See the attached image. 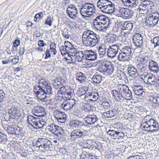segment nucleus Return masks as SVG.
I'll list each match as a JSON object with an SVG mask.
<instances>
[{
  "mask_svg": "<svg viewBox=\"0 0 159 159\" xmlns=\"http://www.w3.org/2000/svg\"><path fill=\"white\" fill-rule=\"evenodd\" d=\"M144 82L150 85H155L157 87L159 86V84L157 82L155 81V80H143Z\"/></svg>",
  "mask_w": 159,
  "mask_h": 159,
  "instance_id": "c03bdc74",
  "label": "nucleus"
},
{
  "mask_svg": "<svg viewBox=\"0 0 159 159\" xmlns=\"http://www.w3.org/2000/svg\"><path fill=\"white\" fill-rule=\"evenodd\" d=\"M131 53V49L130 46H125L122 48H120L118 59L120 61H126L129 58Z\"/></svg>",
  "mask_w": 159,
  "mask_h": 159,
  "instance_id": "0eeeda50",
  "label": "nucleus"
},
{
  "mask_svg": "<svg viewBox=\"0 0 159 159\" xmlns=\"http://www.w3.org/2000/svg\"><path fill=\"white\" fill-rule=\"evenodd\" d=\"M6 96V94L3 90L0 89V102H2L3 101Z\"/></svg>",
  "mask_w": 159,
  "mask_h": 159,
  "instance_id": "e2e57ef3",
  "label": "nucleus"
},
{
  "mask_svg": "<svg viewBox=\"0 0 159 159\" xmlns=\"http://www.w3.org/2000/svg\"><path fill=\"white\" fill-rule=\"evenodd\" d=\"M149 125L150 126L151 132L157 131L159 129V124L158 122L152 118L149 120Z\"/></svg>",
  "mask_w": 159,
  "mask_h": 159,
  "instance_id": "b1692460",
  "label": "nucleus"
},
{
  "mask_svg": "<svg viewBox=\"0 0 159 159\" xmlns=\"http://www.w3.org/2000/svg\"><path fill=\"white\" fill-rule=\"evenodd\" d=\"M42 84V89H40L39 91L37 92V98L39 100L44 101H48L49 102V104H52V101L54 99L50 98V96H47L52 94V88L48 85L46 81H44Z\"/></svg>",
  "mask_w": 159,
  "mask_h": 159,
  "instance_id": "f03ea898",
  "label": "nucleus"
},
{
  "mask_svg": "<svg viewBox=\"0 0 159 159\" xmlns=\"http://www.w3.org/2000/svg\"><path fill=\"white\" fill-rule=\"evenodd\" d=\"M16 128L14 131V134L16 135H22L24 133V131L23 129L17 126H16Z\"/></svg>",
  "mask_w": 159,
  "mask_h": 159,
  "instance_id": "a18cd8bd",
  "label": "nucleus"
},
{
  "mask_svg": "<svg viewBox=\"0 0 159 159\" xmlns=\"http://www.w3.org/2000/svg\"><path fill=\"white\" fill-rule=\"evenodd\" d=\"M86 147L90 149L95 150L97 148L98 145L94 141L88 140L85 143Z\"/></svg>",
  "mask_w": 159,
  "mask_h": 159,
  "instance_id": "a878e982",
  "label": "nucleus"
},
{
  "mask_svg": "<svg viewBox=\"0 0 159 159\" xmlns=\"http://www.w3.org/2000/svg\"><path fill=\"white\" fill-rule=\"evenodd\" d=\"M127 70L129 76L135 79V78L137 77V76L139 77V76H138V74L137 73V69L134 67H129L127 68Z\"/></svg>",
  "mask_w": 159,
  "mask_h": 159,
  "instance_id": "bb28decb",
  "label": "nucleus"
},
{
  "mask_svg": "<svg viewBox=\"0 0 159 159\" xmlns=\"http://www.w3.org/2000/svg\"><path fill=\"white\" fill-rule=\"evenodd\" d=\"M149 2L147 1H144L139 5V8L140 9L144 10L148 7Z\"/></svg>",
  "mask_w": 159,
  "mask_h": 159,
  "instance_id": "de8ad7c7",
  "label": "nucleus"
},
{
  "mask_svg": "<svg viewBox=\"0 0 159 159\" xmlns=\"http://www.w3.org/2000/svg\"><path fill=\"white\" fill-rule=\"evenodd\" d=\"M124 29L130 30L132 29L133 25L131 23L126 22L123 25Z\"/></svg>",
  "mask_w": 159,
  "mask_h": 159,
  "instance_id": "3c124183",
  "label": "nucleus"
},
{
  "mask_svg": "<svg viewBox=\"0 0 159 159\" xmlns=\"http://www.w3.org/2000/svg\"><path fill=\"white\" fill-rule=\"evenodd\" d=\"M54 115L55 118L61 123H64L66 121V116L64 112L57 110L54 112Z\"/></svg>",
  "mask_w": 159,
  "mask_h": 159,
  "instance_id": "f3484780",
  "label": "nucleus"
},
{
  "mask_svg": "<svg viewBox=\"0 0 159 159\" xmlns=\"http://www.w3.org/2000/svg\"><path fill=\"white\" fill-rule=\"evenodd\" d=\"M65 80H53V82L52 83L53 86L56 89H58L59 88L61 87V85H64L65 83L64 81Z\"/></svg>",
  "mask_w": 159,
  "mask_h": 159,
  "instance_id": "473e14b6",
  "label": "nucleus"
},
{
  "mask_svg": "<svg viewBox=\"0 0 159 159\" xmlns=\"http://www.w3.org/2000/svg\"><path fill=\"white\" fill-rule=\"evenodd\" d=\"M135 94L139 96L140 98H143L145 95V92L143 90V89H141L139 90L134 91Z\"/></svg>",
  "mask_w": 159,
  "mask_h": 159,
  "instance_id": "49530a36",
  "label": "nucleus"
},
{
  "mask_svg": "<svg viewBox=\"0 0 159 159\" xmlns=\"http://www.w3.org/2000/svg\"><path fill=\"white\" fill-rule=\"evenodd\" d=\"M94 28L98 30L102 31L107 29L110 23L108 21L103 23L99 22L96 23L93 22Z\"/></svg>",
  "mask_w": 159,
  "mask_h": 159,
  "instance_id": "a211bd4d",
  "label": "nucleus"
},
{
  "mask_svg": "<svg viewBox=\"0 0 159 159\" xmlns=\"http://www.w3.org/2000/svg\"><path fill=\"white\" fill-rule=\"evenodd\" d=\"M159 20V14L157 12L152 13L148 15L145 23L148 27H153L158 23Z\"/></svg>",
  "mask_w": 159,
  "mask_h": 159,
  "instance_id": "6e6552de",
  "label": "nucleus"
},
{
  "mask_svg": "<svg viewBox=\"0 0 159 159\" xmlns=\"http://www.w3.org/2000/svg\"><path fill=\"white\" fill-rule=\"evenodd\" d=\"M87 135V131L84 129H77L73 130L70 134L72 140H80Z\"/></svg>",
  "mask_w": 159,
  "mask_h": 159,
  "instance_id": "1a4fd4ad",
  "label": "nucleus"
},
{
  "mask_svg": "<svg viewBox=\"0 0 159 159\" xmlns=\"http://www.w3.org/2000/svg\"><path fill=\"white\" fill-rule=\"evenodd\" d=\"M66 87L64 86L61 87L60 90L58 91L57 95H60V94H64L66 93Z\"/></svg>",
  "mask_w": 159,
  "mask_h": 159,
  "instance_id": "13d9d810",
  "label": "nucleus"
},
{
  "mask_svg": "<svg viewBox=\"0 0 159 159\" xmlns=\"http://www.w3.org/2000/svg\"><path fill=\"white\" fill-rule=\"evenodd\" d=\"M45 123L44 121H42L39 119V121L38 122L37 126H36V129H39L42 128L45 124Z\"/></svg>",
  "mask_w": 159,
  "mask_h": 159,
  "instance_id": "bf43d9fd",
  "label": "nucleus"
},
{
  "mask_svg": "<svg viewBox=\"0 0 159 159\" xmlns=\"http://www.w3.org/2000/svg\"><path fill=\"white\" fill-rule=\"evenodd\" d=\"M52 20L50 16H48L46 20L45 24L46 25H48L49 26H51L52 25Z\"/></svg>",
  "mask_w": 159,
  "mask_h": 159,
  "instance_id": "680f3d73",
  "label": "nucleus"
},
{
  "mask_svg": "<svg viewBox=\"0 0 159 159\" xmlns=\"http://www.w3.org/2000/svg\"><path fill=\"white\" fill-rule=\"evenodd\" d=\"M98 9L103 13L110 14L114 11V4L109 0H98L97 2Z\"/></svg>",
  "mask_w": 159,
  "mask_h": 159,
  "instance_id": "7ed1b4c3",
  "label": "nucleus"
},
{
  "mask_svg": "<svg viewBox=\"0 0 159 159\" xmlns=\"http://www.w3.org/2000/svg\"><path fill=\"white\" fill-rule=\"evenodd\" d=\"M66 12L67 16L71 19L75 20L77 17L78 10L76 6L73 4H70L68 6Z\"/></svg>",
  "mask_w": 159,
  "mask_h": 159,
  "instance_id": "9d476101",
  "label": "nucleus"
},
{
  "mask_svg": "<svg viewBox=\"0 0 159 159\" xmlns=\"http://www.w3.org/2000/svg\"><path fill=\"white\" fill-rule=\"evenodd\" d=\"M120 89L121 98H123L126 100H130L132 98V92L129 89L128 86L124 84H120Z\"/></svg>",
  "mask_w": 159,
  "mask_h": 159,
  "instance_id": "9b49d317",
  "label": "nucleus"
},
{
  "mask_svg": "<svg viewBox=\"0 0 159 159\" xmlns=\"http://www.w3.org/2000/svg\"><path fill=\"white\" fill-rule=\"evenodd\" d=\"M107 133L114 139H120L123 138L125 136L124 134L122 132L111 129L109 130L107 132Z\"/></svg>",
  "mask_w": 159,
  "mask_h": 159,
  "instance_id": "dca6fc26",
  "label": "nucleus"
},
{
  "mask_svg": "<svg viewBox=\"0 0 159 159\" xmlns=\"http://www.w3.org/2000/svg\"><path fill=\"white\" fill-rule=\"evenodd\" d=\"M43 16V14L42 12H41L39 13L36 14L34 17V21L36 22L37 21L38 19H40L41 17H42Z\"/></svg>",
  "mask_w": 159,
  "mask_h": 159,
  "instance_id": "69168bd1",
  "label": "nucleus"
},
{
  "mask_svg": "<svg viewBox=\"0 0 159 159\" xmlns=\"http://www.w3.org/2000/svg\"><path fill=\"white\" fill-rule=\"evenodd\" d=\"M39 118L35 117L32 115L28 116L27 122L30 125H31L34 129H36Z\"/></svg>",
  "mask_w": 159,
  "mask_h": 159,
  "instance_id": "aec40b11",
  "label": "nucleus"
},
{
  "mask_svg": "<svg viewBox=\"0 0 159 159\" xmlns=\"http://www.w3.org/2000/svg\"><path fill=\"white\" fill-rule=\"evenodd\" d=\"M98 120L96 115L94 114L89 115L84 119L85 123L91 125L95 123Z\"/></svg>",
  "mask_w": 159,
  "mask_h": 159,
  "instance_id": "6ab92c4d",
  "label": "nucleus"
},
{
  "mask_svg": "<svg viewBox=\"0 0 159 159\" xmlns=\"http://www.w3.org/2000/svg\"><path fill=\"white\" fill-rule=\"evenodd\" d=\"M76 104L75 101L71 99L65 102L61 105L62 107L66 111L71 109Z\"/></svg>",
  "mask_w": 159,
  "mask_h": 159,
  "instance_id": "2eb2a0df",
  "label": "nucleus"
},
{
  "mask_svg": "<svg viewBox=\"0 0 159 159\" xmlns=\"http://www.w3.org/2000/svg\"><path fill=\"white\" fill-rule=\"evenodd\" d=\"M9 60H10L11 62H12L13 64H16L19 61V57L18 56H16L14 58L9 59Z\"/></svg>",
  "mask_w": 159,
  "mask_h": 159,
  "instance_id": "0e129e2a",
  "label": "nucleus"
},
{
  "mask_svg": "<svg viewBox=\"0 0 159 159\" xmlns=\"http://www.w3.org/2000/svg\"><path fill=\"white\" fill-rule=\"evenodd\" d=\"M132 88L134 91L143 89L142 86L139 85H136L135 84H133Z\"/></svg>",
  "mask_w": 159,
  "mask_h": 159,
  "instance_id": "338daca9",
  "label": "nucleus"
},
{
  "mask_svg": "<svg viewBox=\"0 0 159 159\" xmlns=\"http://www.w3.org/2000/svg\"><path fill=\"white\" fill-rule=\"evenodd\" d=\"M85 59L93 61L97 58V55L94 52L91 50H85L84 51Z\"/></svg>",
  "mask_w": 159,
  "mask_h": 159,
  "instance_id": "412c9836",
  "label": "nucleus"
},
{
  "mask_svg": "<svg viewBox=\"0 0 159 159\" xmlns=\"http://www.w3.org/2000/svg\"><path fill=\"white\" fill-rule=\"evenodd\" d=\"M120 84L118 85L119 91L116 90H112L111 93L114 97L117 99V98L121 100V96L120 93Z\"/></svg>",
  "mask_w": 159,
  "mask_h": 159,
  "instance_id": "2f4dec72",
  "label": "nucleus"
},
{
  "mask_svg": "<svg viewBox=\"0 0 159 159\" xmlns=\"http://www.w3.org/2000/svg\"><path fill=\"white\" fill-rule=\"evenodd\" d=\"M40 82H39L38 84L36 85L34 89V90L35 93V94L36 95L37 97V94L38 93L37 92L39 91L40 89H42V87H43L42 82V80H39Z\"/></svg>",
  "mask_w": 159,
  "mask_h": 159,
  "instance_id": "58836bf2",
  "label": "nucleus"
},
{
  "mask_svg": "<svg viewBox=\"0 0 159 159\" xmlns=\"http://www.w3.org/2000/svg\"><path fill=\"white\" fill-rule=\"evenodd\" d=\"M52 146L51 142L48 139L45 138L42 148L46 150L50 148Z\"/></svg>",
  "mask_w": 159,
  "mask_h": 159,
  "instance_id": "72a5a7b5",
  "label": "nucleus"
},
{
  "mask_svg": "<svg viewBox=\"0 0 159 159\" xmlns=\"http://www.w3.org/2000/svg\"><path fill=\"white\" fill-rule=\"evenodd\" d=\"M32 114L38 117H43L45 115L44 108L41 106H37L32 110Z\"/></svg>",
  "mask_w": 159,
  "mask_h": 159,
  "instance_id": "4468645a",
  "label": "nucleus"
},
{
  "mask_svg": "<svg viewBox=\"0 0 159 159\" xmlns=\"http://www.w3.org/2000/svg\"><path fill=\"white\" fill-rule=\"evenodd\" d=\"M114 66L111 62L107 61H102L98 65V70L101 73L104 74H111L114 70Z\"/></svg>",
  "mask_w": 159,
  "mask_h": 159,
  "instance_id": "423d86ee",
  "label": "nucleus"
},
{
  "mask_svg": "<svg viewBox=\"0 0 159 159\" xmlns=\"http://www.w3.org/2000/svg\"><path fill=\"white\" fill-rule=\"evenodd\" d=\"M149 60V58L148 57L146 56L142 57L140 59V63L141 64L146 65V63L148 62Z\"/></svg>",
  "mask_w": 159,
  "mask_h": 159,
  "instance_id": "6e6d98bb",
  "label": "nucleus"
},
{
  "mask_svg": "<svg viewBox=\"0 0 159 159\" xmlns=\"http://www.w3.org/2000/svg\"><path fill=\"white\" fill-rule=\"evenodd\" d=\"M131 11L132 10H130L129 9H127V10L124 12V13L122 14L121 15L122 16L125 18H131L132 16V13Z\"/></svg>",
  "mask_w": 159,
  "mask_h": 159,
  "instance_id": "37998d69",
  "label": "nucleus"
},
{
  "mask_svg": "<svg viewBox=\"0 0 159 159\" xmlns=\"http://www.w3.org/2000/svg\"><path fill=\"white\" fill-rule=\"evenodd\" d=\"M93 93H87L84 97V99H87V101L88 102H93V99L91 98Z\"/></svg>",
  "mask_w": 159,
  "mask_h": 159,
  "instance_id": "5fc2aeb1",
  "label": "nucleus"
},
{
  "mask_svg": "<svg viewBox=\"0 0 159 159\" xmlns=\"http://www.w3.org/2000/svg\"><path fill=\"white\" fill-rule=\"evenodd\" d=\"M22 112L20 108L16 106H12L9 110V116L7 121L9 123L15 124L17 122L18 118L20 117Z\"/></svg>",
  "mask_w": 159,
  "mask_h": 159,
  "instance_id": "20e7f679",
  "label": "nucleus"
},
{
  "mask_svg": "<svg viewBox=\"0 0 159 159\" xmlns=\"http://www.w3.org/2000/svg\"><path fill=\"white\" fill-rule=\"evenodd\" d=\"M148 68L151 72L156 73L159 70V66L156 62L152 60L149 61Z\"/></svg>",
  "mask_w": 159,
  "mask_h": 159,
  "instance_id": "393cba45",
  "label": "nucleus"
},
{
  "mask_svg": "<svg viewBox=\"0 0 159 159\" xmlns=\"http://www.w3.org/2000/svg\"><path fill=\"white\" fill-rule=\"evenodd\" d=\"M116 35H113V36H109V38L107 39V41L109 43H113L116 40Z\"/></svg>",
  "mask_w": 159,
  "mask_h": 159,
  "instance_id": "052dcab7",
  "label": "nucleus"
},
{
  "mask_svg": "<svg viewBox=\"0 0 159 159\" xmlns=\"http://www.w3.org/2000/svg\"><path fill=\"white\" fill-rule=\"evenodd\" d=\"M143 38L139 33L135 34L133 37V41L137 48H142L143 46Z\"/></svg>",
  "mask_w": 159,
  "mask_h": 159,
  "instance_id": "ddd939ff",
  "label": "nucleus"
},
{
  "mask_svg": "<svg viewBox=\"0 0 159 159\" xmlns=\"http://www.w3.org/2000/svg\"><path fill=\"white\" fill-rule=\"evenodd\" d=\"M109 21V20L108 18L104 15H99L97 16L93 20V22H97L102 23H103L105 22Z\"/></svg>",
  "mask_w": 159,
  "mask_h": 159,
  "instance_id": "cd10ccee",
  "label": "nucleus"
},
{
  "mask_svg": "<svg viewBox=\"0 0 159 159\" xmlns=\"http://www.w3.org/2000/svg\"><path fill=\"white\" fill-rule=\"evenodd\" d=\"M120 49L119 44H114L110 46L108 49L107 55L109 57L113 58L115 57Z\"/></svg>",
  "mask_w": 159,
  "mask_h": 159,
  "instance_id": "f8f14e48",
  "label": "nucleus"
},
{
  "mask_svg": "<svg viewBox=\"0 0 159 159\" xmlns=\"http://www.w3.org/2000/svg\"><path fill=\"white\" fill-rule=\"evenodd\" d=\"M58 126L55 123H51L48 126V127L49 131L54 134Z\"/></svg>",
  "mask_w": 159,
  "mask_h": 159,
  "instance_id": "e433bc0d",
  "label": "nucleus"
},
{
  "mask_svg": "<svg viewBox=\"0 0 159 159\" xmlns=\"http://www.w3.org/2000/svg\"><path fill=\"white\" fill-rule=\"evenodd\" d=\"M106 48L104 47L99 46L98 48V53L100 57H102L106 54Z\"/></svg>",
  "mask_w": 159,
  "mask_h": 159,
  "instance_id": "4c0bfd02",
  "label": "nucleus"
},
{
  "mask_svg": "<svg viewBox=\"0 0 159 159\" xmlns=\"http://www.w3.org/2000/svg\"><path fill=\"white\" fill-rule=\"evenodd\" d=\"M144 122L141 125V126L143 127V128H144V130H146L148 132H151L150 125H149V120L148 121L144 120Z\"/></svg>",
  "mask_w": 159,
  "mask_h": 159,
  "instance_id": "c9c22d12",
  "label": "nucleus"
},
{
  "mask_svg": "<svg viewBox=\"0 0 159 159\" xmlns=\"http://www.w3.org/2000/svg\"><path fill=\"white\" fill-rule=\"evenodd\" d=\"M137 66L139 71L141 72H144L147 68L146 65H144L140 63L137 65Z\"/></svg>",
  "mask_w": 159,
  "mask_h": 159,
  "instance_id": "a19ab883",
  "label": "nucleus"
},
{
  "mask_svg": "<svg viewBox=\"0 0 159 159\" xmlns=\"http://www.w3.org/2000/svg\"><path fill=\"white\" fill-rule=\"evenodd\" d=\"M96 11L95 5L92 3L86 2L80 9V13L84 18L90 17Z\"/></svg>",
  "mask_w": 159,
  "mask_h": 159,
  "instance_id": "39448f33",
  "label": "nucleus"
},
{
  "mask_svg": "<svg viewBox=\"0 0 159 159\" xmlns=\"http://www.w3.org/2000/svg\"><path fill=\"white\" fill-rule=\"evenodd\" d=\"M122 3L126 7L132 8L135 7L138 4V0H122Z\"/></svg>",
  "mask_w": 159,
  "mask_h": 159,
  "instance_id": "5701e85b",
  "label": "nucleus"
},
{
  "mask_svg": "<svg viewBox=\"0 0 159 159\" xmlns=\"http://www.w3.org/2000/svg\"><path fill=\"white\" fill-rule=\"evenodd\" d=\"M81 156H84V159H97L95 156L86 152H83Z\"/></svg>",
  "mask_w": 159,
  "mask_h": 159,
  "instance_id": "79ce46f5",
  "label": "nucleus"
},
{
  "mask_svg": "<svg viewBox=\"0 0 159 159\" xmlns=\"http://www.w3.org/2000/svg\"><path fill=\"white\" fill-rule=\"evenodd\" d=\"M70 46H72L71 43L69 41H65L64 46L62 45L60 46V51L62 55L64 56L66 53H69Z\"/></svg>",
  "mask_w": 159,
  "mask_h": 159,
  "instance_id": "4be33fe9",
  "label": "nucleus"
},
{
  "mask_svg": "<svg viewBox=\"0 0 159 159\" xmlns=\"http://www.w3.org/2000/svg\"><path fill=\"white\" fill-rule=\"evenodd\" d=\"M117 112V110L113 109V110L107 111L103 113V116L106 118H111L113 117Z\"/></svg>",
  "mask_w": 159,
  "mask_h": 159,
  "instance_id": "c85d7f7f",
  "label": "nucleus"
},
{
  "mask_svg": "<svg viewBox=\"0 0 159 159\" xmlns=\"http://www.w3.org/2000/svg\"><path fill=\"white\" fill-rule=\"evenodd\" d=\"M17 50V48H15L12 46L11 50H9L7 52L8 54L14 55Z\"/></svg>",
  "mask_w": 159,
  "mask_h": 159,
  "instance_id": "774afa93",
  "label": "nucleus"
},
{
  "mask_svg": "<svg viewBox=\"0 0 159 159\" xmlns=\"http://www.w3.org/2000/svg\"><path fill=\"white\" fill-rule=\"evenodd\" d=\"M86 78L85 75L81 72L77 73L76 74V80H85Z\"/></svg>",
  "mask_w": 159,
  "mask_h": 159,
  "instance_id": "4d7b16f0",
  "label": "nucleus"
},
{
  "mask_svg": "<svg viewBox=\"0 0 159 159\" xmlns=\"http://www.w3.org/2000/svg\"><path fill=\"white\" fill-rule=\"evenodd\" d=\"M150 101L151 102L156 105H159V95L157 96H151L150 97Z\"/></svg>",
  "mask_w": 159,
  "mask_h": 159,
  "instance_id": "ea45409f",
  "label": "nucleus"
},
{
  "mask_svg": "<svg viewBox=\"0 0 159 159\" xmlns=\"http://www.w3.org/2000/svg\"><path fill=\"white\" fill-rule=\"evenodd\" d=\"M83 123L79 120H73L70 123V126L71 127L78 128L83 125Z\"/></svg>",
  "mask_w": 159,
  "mask_h": 159,
  "instance_id": "c756f323",
  "label": "nucleus"
},
{
  "mask_svg": "<svg viewBox=\"0 0 159 159\" xmlns=\"http://www.w3.org/2000/svg\"><path fill=\"white\" fill-rule=\"evenodd\" d=\"M81 105L83 109L85 111H92L94 109V107L88 103L82 102Z\"/></svg>",
  "mask_w": 159,
  "mask_h": 159,
  "instance_id": "f704fd0d",
  "label": "nucleus"
},
{
  "mask_svg": "<svg viewBox=\"0 0 159 159\" xmlns=\"http://www.w3.org/2000/svg\"><path fill=\"white\" fill-rule=\"evenodd\" d=\"M151 41L153 44L154 48L159 46V36L154 37L151 40Z\"/></svg>",
  "mask_w": 159,
  "mask_h": 159,
  "instance_id": "8fccbe9b",
  "label": "nucleus"
},
{
  "mask_svg": "<svg viewBox=\"0 0 159 159\" xmlns=\"http://www.w3.org/2000/svg\"><path fill=\"white\" fill-rule=\"evenodd\" d=\"M16 125H9L8 126L7 129L8 133L9 134H14V131H15V129L16 128Z\"/></svg>",
  "mask_w": 159,
  "mask_h": 159,
  "instance_id": "09e8293b",
  "label": "nucleus"
},
{
  "mask_svg": "<svg viewBox=\"0 0 159 159\" xmlns=\"http://www.w3.org/2000/svg\"><path fill=\"white\" fill-rule=\"evenodd\" d=\"M75 60L76 61H81L84 59H85V54L84 52L81 51H78L75 56Z\"/></svg>",
  "mask_w": 159,
  "mask_h": 159,
  "instance_id": "7c9ffc66",
  "label": "nucleus"
},
{
  "mask_svg": "<svg viewBox=\"0 0 159 159\" xmlns=\"http://www.w3.org/2000/svg\"><path fill=\"white\" fill-rule=\"evenodd\" d=\"M56 129L55 134L59 136V135H62L64 134L63 129L61 127L58 126Z\"/></svg>",
  "mask_w": 159,
  "mask_h": 159,
  "instance_id": "603ef678",
  "label": "nucleus"
},
{
  "mask_svg": "<svg viewBox=\"0 0 159 159\" xmlns=\"http://www.w3.org/2000/svg\"><path fill=\"white\" fill-rule=\"evenodd\" d=\"M69 49V53H71V54L70 55L73 56H75V54L79 51L77 50L72 45L71 46H70Z\"/></svg>",
  "mask_w": 159,
  "mask_h": 159,
  "instance_id": "864d4df0",
  "label": "nucleus"
},
{
  "mask_svg": "<svg viewBox=\"0 0 159 159\" xmlns=\"http://www.w3.org/2000/svg\"><path fill=\"white\" fill-rule=\"evenodd\" d=\"M99 40V37L93 31L87 30L84 32L82 37L83 43L87 47L95 46Z\"/></svg>",
  "mask_w": 159,
  "mask_h": 159,
  "instance_id": "f257e3e1",
  "label": "nucleus"
}]
</instances>
